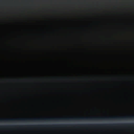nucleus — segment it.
<instances>
[{"mask_svg": "<svg viewBox=\"0 0 134 134\" xmlns=\"http://www.w3.org/2000/svg\"><path fill=\"white\" fill-rule=\"evenodd\" d=\"M13 126V125H10V126H0V127H14L15 126Z\"/></svg>", "mask_w": 134, "mask_h": 134, "instance_id": "obj_5", "label": "nucleus"}, {"mask_svg": "<svg viewBox=\"0 0 134 134\" xmlns=\"http://www.w3.org/2000/svg\"><path fill=\"white\" fill-rule=\"evenodd\" d=\"M76 125H38L33 126H28L29 127L33 126L34 127H67L69 126H76Z\"/></svg>", "mask_w": 134, "mask_h": 134, "instance_id": "obj_1", "label": "nucleus"}, {"mask_svg": "<svg viewBox=\"0 0 134 134\" xmlns=\"http://www.w3.org/2000/svg\"><path fill=\"white\" fill-rule=\"evenodd\" d=\"M80 126L81 127H86L87 126H94V125H91V124H81L77 125Z\"/></svg>", "mask_w": 134, "mask_h": 134, "instance_id": "obj_2", "label": "nucleus"}, {"mask_svg": "<svg viewBox=\"0 0 134 134\" xmlns=\"http://www.w3.org/2000/svg\"><path fill=\"white\" fill-rule=\"evenodd\" d=\"M107 124H97L96 125L99 126L105 127L107 125Z\"/></svg>", "mask_w": 134, "mask_h": 134, "instance_id": "obj_3", "label": "nucleus"}, {"mask_svg": "<svg viewBox=\"0 0 134 134\" xmlns=\"http://www.w3.org/2000/svg\"><path fill=\"white\" fill-rule=\"evenodd\" d=\"M24 126H19V127H23Z\"/></svg>", "mask_w": 134, "mask_h": 134, "instance_id": "obj_6", "label": "nucleus"}, {"mask_svg": "<svg viewBox=\"0 0 134 134\" xmlns=\"http://www.w3.org/2000/svg\"><path fill=\"white\" fill-rule=\"evenodd\" d=\"M122 124H109L108 125L110 126H113L115 125L120 126Z\"/></svg>", "mask_w": 134, "mask_h": 134, "instance_id": "obj_4", "label": "nucleus"}]
</instances>
